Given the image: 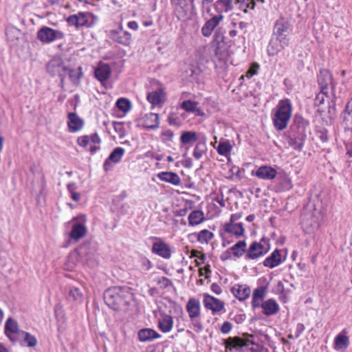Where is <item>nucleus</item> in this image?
Returning a JSON list of instances; mask_svg holds the SVG:
<instances>
[{
	"mask_svg": "<svg viewBox=\"0 0 352 352\" xmlns=\"http://www.w3.org/2000/svg\"><path fill=\"white\" fill-rule=\"evenodd\" d=\"M334 344L336 350L346 349L349 345V339L347 336L340 333L336 337Z\"/></svg>",
	"mask_w": 352,
	"mask_h": 352,
	"instance_id": "4c0bfd02",
	"label": "nucleus"
},
{
	"mask_svg": "<svg viewBox=\"0 0 352 352\" xmlns=\"http://www.w3.org/2000/svg\"><path fill=\"white\" fill-rule=\"evenodd\" d=\"M163 142L172 141L174 137V133L170 129L163 130L161 133Z\"/></svg>",
	"mask_w": 352,
	"mask_h": 352,
	"instance_id": "603ef678",
	"label": "nucleus"
},
{
	"mask_svg": "<svg viewBox=\"0 0 352 352\" xmlns=\"http://www.w3.org/2000/svg\"><path fill=\"white\" fill-rule=\"evenodd\" d=\"M309 122L302 117L296 118L292 129V134L287 138L288 144L294 150L301 151L305 138Z\"/></svg>",
	"mask_w": 352,
	"mask_h": 352,
	"instance_id": "7ed1b4c3",
	"label": "nucleus"
},
{
	"mask_svg": "<svg viewBox=\"0 0 352 352\" xmlns=\"http://www.w3.org/2000/svg\"><path fill=\"white\" fill-rule=\"evenodd\" d=\"M302 225L307 229V232H311L316 228H318V223L315 218L311 219L309 222L306 215L302 217Z\"/></svg>",
	"mask_w": 352,
	"mask_h": 352,
	"instance_id": "ea45409f",
	"label": "nucleus"
},
{
	"mask_svg": "<svg viewBox=\"0 0 352 352\" xmlns=\"http://www.w3.org/2000/svg\"><path fill=\"white\" fill-rule=\"evenodd\" d=\"M329 92L328 91H321L316 95V98H315V102H314V105L315 106H320L321 104H322L324 102V99L325 98H333L332 97V96H329Z\"/></svg>",
	"mask_w": 352,
	"mask_h": 352,
	"instance_id": "09e8293b",
	"label": "nucleus"
},
{
	"mask_svg": "<svg viewBox=\"0 0 352 352\" xmlns=\"http://www.w3.org/2000/svg\"><path fill=\"white\" fill-rule=\"evenodd\" d=\"M157 283L162 288H167L172 285L171 280L164 276L159 278Z\"/></svg>",
	"mask_w": 352,
	"mask_h": 352,
	"instance_id": "5fc2aeb1",
	"label": "nucleus"
},
{
	"mask_svg": "<svg viewBox=\"0 0 352 352\" xmlns=\"http://www.w3.org/2000/svg\"><path fill=\"white\" fill-rule=\"evenodd\" d=\"M232 256H233L232 252L231 249L229 248L221 254L220 258L222 261H226V260L232 259Z\"/></svg>",
	"mask_w": 352,
	"mask_h": 352,
	"instance_id": "0e129e2a",
	"label": "nucleus"
},
{
	"mask_svg": "<svg viewBox=\"0 0 352 352\" xmlns=\"http://www.w3.org/2000/svg\"><path fill=\"white\" fill-rule=\"evenodd\" d=\"M21 331V330L19 329L18 323L16 320L12 318H9L6 320L5 324V333L10 340H12L10 334H18L19 336Z\"/></svg>",
	"mask_w": 352,
	"mask_h": 352,
	"instance_id": "7c9ffc66",
	"label": "nucleus"
},
{
	"mask_svg": "<svg viewBox=\"0 0 352 352\" xmlns=\"http://www.w3.org/2000/svg\"><path fill=\"white\" fill-rule=\"evenodd\" d=\"M125 151L123 148L116 147L113 151L110 153L108 157L109 160H111L112 162L118 163L122 160Z\"/></svg>",
	"mask_w": 352,
	"mask_h": 352,
	"instance_id": "a19ab883",
	"label": "nucleus"
},
{
	"mask_svg": "<svg viewBox=\"0 0 352 352\" xmlns=\"http://www.w3.org/2000/svg\"><path fill=\"white\" fill-rule=\"evenodd\" d=\"M285 48L283 45L272 38L267 46V51L269 56H275Z\"/></svg>",
	"mask_w": 352,
	"mask_h": 352,
	"instance_id": "c9c22d12",
	"label": "nucleus"
},
{
	"mask_svg": "<svg viewBox=\"0 0 352 352\" xmlns=\"http://www.w3.org/2000/svg\"><path fill=\"white\" fill-rule=\"evenodd\" d=\"M305 325L302 323H298L295 331V338H298L305 331Z\"/></svg>",
	"mask_w": 352,
	"mask_h": 352,
	"instance_id": "69168bd1",
	"label": "nucleus"
},
{
	"mask_svg": "<svg viewBox=\"0 0 352 352\" xmlns=\"http://www.w3.org/2000/svg\"><path fill=\"white\" fill-rule=\"evenodd\" d=\"M204 221V213L201 210H194L188 216V224L191 226H197Z\"/></svg>",
	"mask_w": 352,
	"mask_h": 352,
	"instance_id": "72a5a7b5",
	"label": "nucleus"
},
{
	"mask_svg": "<svg viewBox=\"0 0 352 352\" xmlns=\"http://www.w3.org/2000/svg\"><path fill=\"white\" fill-rule=\"evenodd\" d=\"M71 222L72 223V228L69 233V236L72 239L77 241L83 238L87 232V229L85 226V216L80 215L74 217Z\"/></svg>",
	"mask_w": 352,
	"mask_h": 352,
	"instance_id": "39448f33",
	"label": "nucleus"
},
{
	"mask_svg": "<svg viewBox=\"0 0 352 352\" xmlns=\"http://www.w3.org/2000/svg\"><path fill=\"white\" fill-rule=\"evenodd\" d=\"M19 338L22 340L23 344L28 347H34L38 344L36 338L25 331L19 332Z\"/></svg>",
	"mask_w": 352,
	"mask_h": 352,
	"instance_id": "2f4dec72",
	"label": "nucleus"
},
{
	"mask_svg": "<svg viewBox=\"0 0 352 352\" xmlns=\"http://www.w3.org/2000/svg\"><path fill=\"white\" fill-rule=\"evenodd\" d=\"M140 124L145 129H155L159 127L158 114L149 113L145 114L140 120Z\"/></svg>",
	"mask_w": 352,
	"mask_h": 352,
	"instance_id": "4468645a",
	"label": "nucleus"
},
{
	"mask_svg": "<svg viewBox=\"0 0 352 352\" xmlns=\"http://www.w3.org/2000/svg\"><path fill=\"white\" fill-rule=\"evenodd\" d=\"M203 303L204 307L211 310L213 314L224 309V302L208 294H204Z\"/></svg>",
	"mask_w": 352,
	"mask_h": 352,
	"instance_id": "9b49d317",
	"label": "nucleus"
},
{
	"mask_svg": "<svg viewBox=\"0 0 352 352\" xmlns=\"http://www.w3.org/2000/svg\"><path fill=\"white\" fill-rule=\"evenodd\" d=\"M223 230L229 234L240 237L244 234L245 229L242 223L228 222L224 224Z\"/></svg>",
	"mask_w": 352,
	"mask_h": 352,
	"instance_id": "5701e85b",
	"label": "nucleus"
},
{
	"mask_svg": "<svg viewBox=\"0 0 352 352\" xmlns=\"http://www.w3.org/2000/svg\"><path fill=\"white\" fill-rule=\"evenodd\" d=\"M232 329V324L229 321H226L223 323L221 327V333L224 334L229 333Z\"/></svg>",
	"mask_w": 352,
	"mask_h": 352,
	"instance_id": "bf43d9fd",
	"label": "nucleus"
},
{
	"mask_svg": "<svg viewBox=\"0 0 352 352\" xmlns=\"http://www.w3.org/2000/svg\"><path fill=\"white\" fill-rule=\"evenodd\" d=\"M223 35L220 29H217L214 32V39L217 42V45L219 43L225 44L223 42Z\"/></svg>",
	"mask_w": 352,
	"mask_h": 352,
	"instance_id": "6e6d98bb",
	"label": "nucleus"
},
{
	"mask_svg": "<svg viewBox=\"0 0 352 352\" xmlns=\"http://www.w3.org/2000/svg\"><path fill=\"white\" fill-rule=\"evenodd\" d=\"M156 241L153 243L151 252L152 253L165 259H169L171 257L172 251L169 245L166 243L161 238L153 237Z\"/></svg>",
	"mask_w": 352,
	"mask_h": 352,
	"instance_id": "6e6552de",
	"label": "nucleus"
},
{
	"mask_svg": "<svg viewBox=\"0 0 352 352\" xmlns=\"http://www.w3.org/2000/svg\"><path fill=\"white\" fill-rule=\"evenodd\" d=\"M138 336L139 340L142 342H151L161 337L156 331L149 328L140 329L138 331Z\"/></svg>",
	"mask_w": 352,
	"mask_h": 352,
	"instance_id": "a878e982",
	"label": "nucleus"
},
{
	"mask_svg": "<svg viewBox=\"0 0 352 352\" xmlns=\"http://www.w3.org/2000/svg\"><path fill=\"white\" fill-rule=\"evenodd\" d=\"M281 263L282 258L280 251L276 249L264 260L263 264L265 267L272 269L279 265Z\"/></svg>",
	"mask_w": 352,
	"mask_h": 352,
	"instance_id": "393cba45",
	"label": "nucleus"
},
{
	"mask_svg": "<svg viewBox=\"0 0 352 352\" xmlns=\"http://www.w3.org/2000/svg\"><path fill=\"white\" fill-rule=\"evenodd\" d=\"M82 294L80 291V289L75 287H72L69 289V294H68V299L69 300L73 301H82Z\"/></svg>",
	"mask_w": 352,
	"mask_h": 352,
	"instance_id": "c03bdc74",
	"label": "nucleus"
},
{
	"mask_svg": "<svg viewBox=\"0 0 352 352\" xmlns=\"http://www.w3.org/2000/svg\"><path fill=\"white\" fill-rule=\"evenodd\" d=\"M83 124V120L76 113H68L67 125L69 132L75 133L80 131Z\"/></svg>",
	"mask_w": 352,
	"mask_h": 352,
	"instance_id": "412c9836",
	"label": "nucleus"
},
{
	"mask_svg": "<svg viewBox=\"0 0 352 352\" xmlns=\"http://www.w3.org/2000/svg\"><path fill=\"white\" fill-rule=\"evenodd\" d=\"M224 344L227 350L232 351V349L243 346V341L240 338H229L224 340Z\"/></svg>",
	"mask_w": 352,
	"mask_h": 352,
	"instance_id": "58836bf2",
	"label": "nucleus"
},
{
	"mask_svg": "<svg viewBox=\"0 0 352 352\" xmlns=\"http://www.w3.org/2000/svg\"><path fill=\"white\" fill-rule=\"evenodd\" d=\"M90 14L88 12H78L71 15L67 19L69 25L76 27L86 26L88 25Z\"/></svg>",
	"mask_w": 352,
	"mask_h": 352,
	"instance_id": "f3484780",
	"label": "nucleus"
},
{
	"mask_svg": "<svg viewBox=\"0 0 352 352\" xmlns=\"http://www.w3.org/2000/svg\"><path fill=\"white\" fill-rule=\"evenodd\" d=\"M269 250L270 244L268 243V240H265L263 238L261 242L254 241L250 244L247 249L245 258L246 260L257 259L266 254Z\"/></svg>",
	"mask_w": 352,
	"mask_h": 352,
	"instance_id": "20e7f679",
	"label": "nucleus"
},
{
	"mask_svg": "<svg viewBox=\"0 0 352 352\" xmlns=\"http://www.w3.org/2000/svg\"><path fill=\"white\" fill-rule=\"evenodd\" d=\"M157 177L162 182L171 184L174 186H179L181 184V179L177 173L173 172H161L157 174Z\"/></svg>",
	"mask_w": 352,
	"mask_h": 352,
	"instance_id": "c85d7f7f",
	"label": "nucleus"
},
{
	"mask_svg": "<svg viewBox=\"0 0 352 352\" xmlns=\"http://www.w3.org/2000/svg\"><path fill=\"white\" fill-rule=\"evenodd\" d=\"M344 120L349 124H352V99L346 104L344 112Z\"/></svg>",
	"mask_w": 352,
	"mask_h": 352,
	"instance_id": "de8ad7c7",
	"label": "nucleus"
},
{
	"mask_svg": "<svg viewBox=\"0 0 352 352\" xmlns=\"http://www.w3.org/2000/svg\"><path fill=\"white\" fill-rule=\"evenodd\" d=\"M197 140V133L192 131H184L180 137V142L184 144L193 143Z\"/></svg>",
	"mask_w": 352,
	"mask_h": 352,
	"instance_id": "e433bc0d",
	"label": "nucleus"
},
{
	"mask_svg": "<svg viewBox=\"0 0 352 352\" xmlns=\"http://www.w3.org/2000/svg\"><path fill=\"white\" fill-rule=\"evenodd\" d=\"M190 257L191 258L199 257L204 262V259L206 258V256L204 254H201V252H199L198 250H193L191 251Z\"/></svg>",
	"mask_w": 352,
	"mask_h": 352,
	"instance_id": "774afa93",
	"label": "nucleus"
},
{
	"mask_svg": "<svg viewBox=\"0 0 352 352\" xmlns=\"http://www.w3.org/2000/svg\"><path fill=\"white\" fill-rule=\"evenodd\" d=\"M111 73V67L108 64L102 63L94 71L95 77L101 82L107 80Z\"/></svg>",
	"mask_w": 352,
	"mask_h": 352,
	"instance_id": "cd10ccee",
	"label": "nucleus"
},
{
	"mask_svg": "<svg viewBox=\"0 0 352 352\" xmlns=\"http://www.w3.org/2000/svg\"><path fill=\"white\" fill-rule=\"evenodd\" d=\"M228 60V51L225 44L219 43L217 45L213 56V60L217 64H225Z\"/></svg>",
	"mask_w": 352,
	"mask_h": 352,
	"instance_id": "4be33fe9",
	"label": "nucleus"
},
{
	"mask_svg": "<svg viewBox=\"0 0 352 352\" xmlns=\"http://www.w3.org/2000/svg\"><path fill=\"white\" fill-rule=\"evenodd\" d=\"M47 72L53 76H60L63 78L67 74L68 68L64 65L63 61L59 58H54L47 65Z\"/></svg>",
	"mask_w": 352,
	"mask_h": 352,
	"instance_id": "0eeeda50",
	"label": "nucleus"
},
{
	"mask_svg": "<svg viewBox=\"0 0 352 352\" xmlns=\"http://www.w3.org/2000/svg\"><path fill=\"white\" fill-rule=\"evenodd\" d=\"M214 237V234L205 229L200 231L197 234V241L201 243H208Z\"/></svg>",
	"mask_w": 352,
	"mask_h": 352,
	"instance_id": "79ce46f5",
	"label": "nucleus"
},
{
	"mask_svg": "<svg viewBox=\"0 0 352 352\" xmlns=\"http://www.w3.org/2000/svg\"><path fill=\"white\" fill-rule=\"evenodd\" d=\"M266 287L263 286L256 288L252 294L253 298H258V300H263L266 294Z\"/></svg>",
	"mask_w": 352,
	"mask_h": 352,
	"instance_id": "3c124183",
	"label": "nucleus"
},
{
	"mask_svg": "<svg viewBox=\"0 0 352 352\" xmlns=\"http://www.w3.org/2000/svg\"><path fill=\"white\" fill-rule=\"evenodd\" d=\"M233 0H217L213 4L216 14L228 13L233 9Z\"/></svg>",
	"mask_w": 352,
	"mask_h": 352,
	"instance_id": "b1692460",
	"label": "nucleus"
},
{
	"mask_svg": "<svg viewBox=\"0 0 352 352\" xmlns=\"http://www.w3.org/2000/svg\"><path fill=\"white\" fill-rule=\"evenodd\" d=\"M63 34L62 32L49 27H43L37 32L38 39L45 43H52L57 38H63Z\"/></svg>",
	"mask_w": 352,
	"mask_h": 352,
	"instance_id": "1a4fd4ad",
	"label": "nucleus"
},
{
	"mask_svg": "<svg viewBox=\"0 0 352 352\" xmlns=\"http://www.w3.org/2000/svg\"><path fill=\"white\" fill-rule=\"evenodd\" d=\"M291 32V25L287 19L281 17L276 21L273 34L289 36Z\"/></svg>",
	"mask_w": 352,
	"mask_h": 352,
	"instance_id": "dca6fc26",
	"label": "nucleus"
},
{
	"mask_svg": "<svg viewBox=\"0 0 352 352\" xmlns=\"http://www.w3.org/2000/svg\"><path fill=\"white\" fill-rule=\"evenodd\" d=\"M293 187L292 180L285 173H280L277 177V184L275 188L277 191L289 190Z\"/></svg>",
	"mask_w": 352,
	"mask_h": 352,
	"instance_id": "6ab92c4d",
	"label": "nucleus"
},
{
	"mask_svg": "<svg viewBox=\"0 0 352 352\" xmlns=\"http://www.w3.org/2000/svg\"><path fill=\"white\" fill-rule=\"evenodd\" d=\"M67 74H69V78L72 82L74 84H78L82 75V69L79 67L77 69H68Z\"/></svg>",
	"mask_w": 352,
	"mask_h": 352,
	"instance_id": "37998d69",
	"label": "nucleus"
},
{
	"mask_svg": "<svg viewBox=\"0 0 352 352\" xmlns=\"http://www.w3.org/2000/svg\"><path fill=\"white\" fill-rule=\"evenodd\" d=\"M78 144L80 146L85 147L88 145V144L90 142V138L89 135H83L80 136L77 140Z\"/></svg>",
	"mask_w": 352,
	"mask_h": 352,
	"instance_id": "13d9d810",
	"label": "nucleus"
},
{
	"mask_svg": "<svg viewBox=\"0 0 352 352\" xmlns=\"http://www.w3.org/2000/svg\"><path fill=\"white\" fill-rule=\"evenodd\" d=\"M116 106L123 112H127L131 108V103L127 99L120 98L117 100Z\"/></svg>",
	"mask_w": 352,
	"mask_h": 352,
	"instance_id": "8fccbe9b",
	"label": "nucleus"
},
{
	"mask_svg": "<svg viewBox=\"0 0 352 352\" xmlns=\"http://www.w3.org/2000/svg\"><path fill=\"white\" fill-rule=\"evenodd\" d=\"M247 244L245 240L239 241L230 248L232 254L236 258L241 257L245 253L246 254Z\"/></svg>",
	"mask_w": 352,
	"mask_h": 352,
	"instance_id": "f704fd0d",
	"label": "nucleus"
},
{
	"mask_svg": "<svg viewBox=\"0 0 352 352\" xmlns=\"http://www.w3.org/2000/svg\"><path fill=\"white\" fill-rule=\"evenodd\" d=\"M173 322V318L170 315L163 314L158 320L157 327L162 332L166 333L172 330Z\"/></svg>",
	"mask_w": 352,
	"mask_h": 352,
	"instance_id": "bb28decb",
	"label": "nucleus"
},
{
	"mask_svg": "<svg viewBox=\"0 0 352 352\" xmlns=\"http://www.w3.org/2000/svg\"><path fill=\"white\" fill-rule=\"evenodd\" d=\"M292 104L289 99L285 98L278 101L272 109V120L275 129L278 131L285 129L291 119Z\"/></svg>",
	"mask_w": 352,
	"mask_h": 352,
	"instance_id": "f03ea898",
	"label": "nucleus"
},
{
	"mask_svg": "<svg viewBox=\"0 0 352 352\" xmlns=\"http://www.w3.org/2000/svg\"><path fill=\"white\" fill-rule=\"evenodd\" d=\"M251 175L264 180H272L277 175V171L269 166H262L256 170H252Z\"/></svg>",
	"mask_w": 352,
	"mask_h": 352,
	"instance_id": "f8f14e48",
	"label": "nucleus"
},
{
	"mask_svg": "<svg viewBox=\"0 0 352 352\" xmlns=\"http://www.w3.org/2000/svg\"><path fill=\"white\" fill-rule=\"evenodd\" d=\"M274 38L277 41L283 45L285 47L289 46V36L285 35H278V34H273Z\"/></svg>",
	"mask_w": 352,
	"mask_h": 352,
	"instance_id": "864d4df0",
	"label": "nucleus"
},
{
	"mask_svg": "<svg viewBox=\"0 0 352 352\" xmlns=\"http://www.w3.org/2000/svg\"><path fill=\"white\" fill-rule=\"evenodd\" d=\"M147 100L153 105H160L166 100V94L162 89L159 88L153 91L148 92L146 95Z\"/></svg>",
	"mask_w": 352,
	"mask_h": 352,
	"instance_id": "aec40b11",
	"label": "nucleus"
},
{
	"mask_svg": "<svg viewBox=\"0 0 352 352\" xmlns=\"http://www.w3.org/2000/svg\"><path fill=\"white\" fill-rule=\"evenodd\" d=\"M232 149V145L230 144L229 140H221L219 143L217 147V151L219 155L228 157L230 155L231 151Z\"/></svg>",
	"mask_w": 352,
	"mask_h": 352,
	"instance_id": "473e14b6",
	"label": "nucleus"
},
{
	"mask_svg": "<svg viewBox=\"0 0 352 352\" xmlns=\"http://www.w3.org/2000/svg\"><path fill=\"white\" fill-rule=\"evenodd\" d=\"M223 19V14L211 15V18L207 20L201 28L202 35L205 37L211 36L213 31L215 30Z\"/></svg>",
	"mask_w": 352,
	"mask_h": 352,
	"instance_id": "9d476101",
	"label": "nucleus"
},
{
	"mask_svg": "<svg viewBox=\"0 0 352 352\" xmlns=\"http://www.w3.org/2000/svg\"><path fill=\"white\" fill-rule=\"evenodd\" d=\"M318 83L321 91H328V87H331V96L336 98L335 93V85L332 74L327 69H322L318 76Z\"/></svg>",
	"mask_w": 352,
	"mask_h": 352,
	"instance_id": "423d86ee",
	"label": "nucleus"
},
{
	"mask_svg": "<svg viewBox=\"0 0 352 352\" xmlns=\"http://www.w3.org/2000/svg\"><path fill=\"white\" fill-rule=\"evenodd\" d=\"M141 263L142 269L144 271H148L152 267L151 262L146 258H142L141 261Z\"/></svg>",
	"mask_w": 352,
	"mask_h": 352,
	"instance_id": "e2e57ef3",
	"label": "nucleus"
},
{
	"mask_svg": "<svg viewBox=\"0 0 352 352\" xmlns=\"http://www.w3.org/2000/svg\"><path fill=\"white\" fill-rule=\"evenodd\" d=\"M198 104L197 102L186 100L182 102L181 107L187 112H192Z\"/></svg>",
	"mask_w": 352,
	"mask_h": 352,
	"instance_id": "49530a36",
	"label": "nucleus"
},
{
	"mask_svg": "<svg viewBox=\"0 0 352 352\" xmlns=\"http://www.w3.org/2000/svg\"><path fill=\"white\" fill-rule=\"evenodd\" d=\"M133 298L131 289L126 286L108 288L104 293L105 304L111 309L118 311L127 307Z\"/></svg>",
	"mask_w": 352,
	"mask_h": 352,
	"instance_id": "f257e3e1",
	"label": "nucleus"
},
{
	"mask_svg": "<svg viewBox=\"0 0 352 352\" xmlns=\"http://www.w3.org/2000/svg\"><path fill=\"white\" fill-rule=\"evenodd\" d=\"M20 34L19 30L18 29H16L14 28H8L6 30V35L8 39H10L12 41H14V38H12V34H16V36H19Z\"/></svg>",
	"mask_w": 352,
	"mask_h": 352,
	"instance_id": "680f3d73",
	"label": "nucleus"
},
{
	"mask_svg": "<svg viewBox=\"0 0 352 352\" xmlns=\"http://www.w3.org/2000/svg\"><path fill=\"white\" fill-rule=\"evenodd\" d=\"M232 294L240 301L249 298L251 289L247 285H235L231 288Z\"/></svg>",
	"mask_w": 352,
	"mask_h": 352,
	"instance_id": "a211bd4d",
	"label": "nucleus"
},
{
	"mask_svg": "<svg viewBox=\"0 0 352 352\" xmlns=\"http://www.w3.org/2000/svg\"><path fill=\"white\" fill-rule=\"evenodd\" d=\"M110 36L113 41L123 45H129L131 41V34L126 31H122V26L120 30H111Z\"/></svg>",
	"mask_w": 352,
	"mask_h": 352,
	"instance_id": "ddd939ff",
	"label": "nucleus"
},
{
	"mask_svg": "<svg viewBox=\"0 0 352 352\" xmlns=\"http://www.w3.org/2000/svg\"><path fill=\"white\" fill-rule=\"evenodd\" d=\"M263 313L266 316H272L276 314L279 310V305L274 299H269L261 305Z\"/></svg>",
	"mask_w": 352,
	"mask_h": 352,
	"instance_id": "c756f323",
	"label": "nucleus"
},
{
	"mask_svg": "<svg viewBox=\"0 0 352 352\" xmlns=\"http://www.w3.org/2000/svg\"><path fill=\"white\" fill-rule=\"evenodd\" d=\"M186 311L191 320L199 318L201 314V305L198 299L190 298L186 303Z\"/></svg>",
	"mask_w": 352,
	"mask_h": 352,
	"instance_id": "2eb2a0df",
	"label": "nucleus"
},
{
	"mask_svg": "<svg viewBox=\"0 0 352 352\" xmlns=\"http://www.w3.org/2000/svg\"><path fill=\"white\" fill-rule=\"evenodd\" d=\"M206 153V146L204 144L198 143L193 150L192 155L196 160H199Z\"/></svg>",
	"mask_w": 352,
	"mask_h": 352,
	"instance_id": "a18cd8bd",
	"label": "nucleus"
},
{
	"mask_svg": "<svg viewBox=\"0 0 352 352\" xmlns=\"http://www.w3.org/2000/svg\"><path fill=\"white\" fill-rule=\"evenodd\" d=\"M169 124L179 126L181 122L175 114H170L168 118Z\"/></svg>",
	"mask_w": 352,
	"mask_h": 352,
	"instance_id": "052dcab7",
	"label": "nucleus"
},
{
	"mask_svg": "<svg viewBox=\"0 0 352 352\" xmlns=\"http://www.w3.org/2000/svg\"><path fill=\"white\" fill-rule=\"evenodd\" d=\"M113 128L120 138L124 135V130L122 123L114 122Z\"/></svg>",
	"mask_w": 352,
	"mask_h": 352,
	"instance_id": "4d7b16f0",
	"label": "nucleus"
},
{
	"mask_svg": "<svg viewBox=\"0 0 352 352\" xmlns=\"http://www.w3.org/2000/svg\"><path fill=\"white\" fill-rule=\"evenodd\" d=\"M210 289L212 292H214L217 295H219L222 293V289L220 285L216 283H214L211 285Z\"/></svg>",
	"mask_w": 352,
	"mask_h": 352,
	"instance_id": "338daca9",
	"label": "nucleus"
}]
</instances>
